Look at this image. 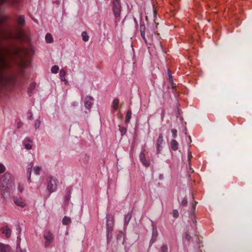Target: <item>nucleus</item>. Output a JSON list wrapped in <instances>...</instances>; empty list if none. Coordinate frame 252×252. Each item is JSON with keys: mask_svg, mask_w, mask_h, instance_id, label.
<instances>
[{"mask_svg": "<svg viewBox=\"0 0 252 252\" xmlns=\"http://www.w3.org/2000/svg\"><path fill=\"white\" fill-rule=\"evenodd\" d=\"M112 9L115 18L119 19L120 18L122 11L120 0H112Z\"/></svg>", "mask_w": 252, "mask_h": 252, "instance_id": "f257e3e1", "label": "nucleus"}, {"mask_svg": "<svg viewBox=\"0 0 252 252\" xmlns=\"http://www.w3.org/2000/svg\"><path fill=\"white\" fill-rule=\"evenodd\" d=\"M48 185L47 189L50 193L55 191L58 186V180L52 177L47 179Z\"/></svg>", "mask_w": 252, "mask_h": 252, "instance_id": "f03ea898", "label": "nucleus"}, {"mask_svg": "<svg viewBox=\"0 0 252 252\" xmlns=\"http://www.w3.org/2000/svg\"><path fill=\"white\" fill-rule=\"evenodd\" d=\"M43 238L45 239L44 246L45 248H48L50 246L54 238L53 234L49 230L44 232Z\"/></svg>", "mask_w": 252, "mask_h": 252, "instance_id": "7ed1b4c3", "label": "nucleus"}, {"mask_svg": "<svg viewBox=\"0 0 252 252\" xmlns=\"http://www.w3.org/2000/svg\"><path fill=\"white\" fill-rule=\"evenodd\" d=\"M106 218L107 228H113L114 223V216L112 214H107Z\"/></svg>", "mask_w": 252, "mask_h": 252, "instance_id": "20e7f679", "label": "nucleus"}, {"mask_svg": "<svg viewBox=\"0 0 252 252\" xmlns=\"http://www.w3.org/2000/svg\"><path fill=\"white\" fill-rule=\"evenodd\" d=\"M163 142V135L162 133H160L159 135L158 138L157 140L156 143V148L157 151V153L159 154L160 152L161 151L162 146V145Z\"/></svg>", "mask_w": 252, "mask_h": 252, "instance_id": "39448f33", "label": "nucleus"}, {"mask_svg": "<svg viewBox=\"0 0 252 252\" xmlns=\"http://www.w3.org/2000/svg\"><path fill=\"white\" fill-rule=\"evenodd\" d=\"M94 99L92 96H87L84 100V105L86 109L90 110L93 104Z\"/></svg>", "mask_w": 252, "mask_h": 252, "instance_id": "423d86ee", "label": "nucleus"}, {"mask_svg": "<svg viewBox=\"0 0 252 252\" xmlns=\"http://www.w3.org/2000/svg\"><path fill=\"white\" fill-rule=\"evenodd\" d=\"M140 34L141 36L143 39L144 42L147 44V40L145 37V32H146V26L144 24V23L140 22Z\"/></svg>", "mask_w": 252, "mask_h": 252, "instance_id": "0eeeda50", "label": "nucleus"}, {"mask_svg": "<svg viewBox=\"0 0 252 252\" xmlns=\"http://www.w3.org/2000/svg\"><path fill=\"white\" fill-rule=\"evenodd\" d=\"M139 158L140 161L142 163L143 165L145 167H149L150 164L149 160L147 159L145 157V154L144 152H141L139 155Z\"/></svg>", "mask_w": 252, "mask_h": 252, "instance_id": "6e6552de", "label": "nucleus"}, {"mask_svg": "<svg viewBox=\"0 0 252 252\" xmlns=\"http://www.w3.org/2000/svg\"><path fill=\"white\" fill-rule=\"evenodd\" d=\"M1 232L5 235L7 238H10L11 234V230L7 226L1 228Z\"/></svg>", "mask_w": 252, "mask_h": 252, "instance_id": "1a4fd4ad", "label": "nucleus"}, {"mask_svg": "<svg viewBox=\"0 0 252 252\" xmlns=\"http://www.w3.org/2000/svg\"><path fill=\"white\" fill-rule=\"evenodd\" d=\"M14 203L18 206L24 207L25 206V203L23 201V199L20 197H14Z\"/></svg>", "mask_w": 252, "mask_h": 252, "instance_id": "9d476101", "label": "nucleus"}, {"mask_svg": "<svg viewBox=\"0 0 252 252\" xmlns=\"http://www.w3.org/2000/svg\"><path fill=\"white\" fill-rule=\"evenodd\" d=\"M0 252H11L9 246L0 243Z\"/></svg>", "mask_w": 252, "mask_h": 252, "instance_id": "9b49d317", "label": "nucleus"}, {"mask_svg": "<svg viewBox=\"0 0 252 252\" xmlns=\"http://www.w3.org/2000/svg\"><path fill=\"white\" fill-rule=\"evenodd\" d=\"M33 166V163L32 162H31L30 163H29L28 164V165L27 166V174L28 175V179L29 182H30L31 176L32 168Z\"/></svg>", "mask_w": 252, "mask_h": 252, "instance_id": "f8f14e48", "label": "nucleus"}, {"mask_svg": "<svg viewBox=\"0 0 252 252\" xmlns=\"http://www.w3.org/2000/svg\"><path fill=\"white\" fill-rule=\"evenodd\" d=\"M113 231V228H107V242L108 244L111 241L112 238V232Z\"/></svg>", "mask_w": 252, "mask_h": 252, "instance_id": "ddd939ff", "label": "nucleus"}, {"mask_svg": "<svg viewBox=\"0 0 252 252\" xmlns=\"http://www.w3.org/2000/svg\"><path fill=\"white\" fill-rule=\"evenodd\" d=\"M170 146H171V149L173 151H177L178 149V142L175 139H172L170 142Z\"/></svg>", "mask_w": 252, "mask_h": 252, "instance_id": "4468645a", "label": "nucleus"}, {"mask_svg": "<svg viewBox=\"0 0 252 252\" xmlns=\"http://www.w3.org/2000/svg\"><path fill=\"white\" fill-rule=\"evenodd\" d=\"M35 86H36V84L35 82H32L30 84V85L28 88V93L29 96H31L32 93V91L35 88Z\"/></svg>", "mask_w": 252, "mask_h": 252, "instance_id": "2eb2a0df", "label": "nucleus"}, {"mask_svg": "<svg viewBox=\"0 0 252 252\" xmlns=\"http://www.w3.org/2000/svg\"><path fill=\"white\" fill-rule=\"evenodd\" d=\"M66 72L63 69H61L60 71V77L62 81L64 82L65 84H67V81L65 79Z\"/></svg>", "mask_w": 252, "mask_h": 252, "instance_id": "dca6fc26", "label": "nucleus"}, {"mask_svg": "<svg viewBox=\"0 0 252 252\" xmlns=\"http://www.w3.org/2000/svg\"><path fill=\"white\" fill-rule=\"evenodd\" d=\"M18 23L19 25L23 26L25 24V17L23 15L20 16L18 18Z\"/></svg>", "mask_w": 252, "mask_h": 252, "instance_id": "f3484780", "label": "nucleus"}, {"mask_svg": "<svg viewBox=\"0 0 252 252\" xmlns=\"http://www.w3.org/2000/svg\"><path fill=\"white\" fill-rule=\"evenodd\" d=\"M71 219L66 216H64L62 220L63 224L65 225H69L71 223Z\"/></svg>", "mask_w": 252, "mask_h": 252, "instance_id": "a211bd4d", "label": "nucleus"}, {"mask_svg": "<svg viewBox=\"0 0 252 252\" xmlns=\"http://www.w3.org/2000/svg\"><path fill=\"white\" fill-rule=\"evenodd\" d=\"M119 103V100L118 98H115L112 102V108L114 110L118 109Z\"/></svg>", "mask_w": 252, "mask_h": 252, "instance_id": "6ab92c4d", "label": "nucleus"}, {"mask_svg": "<svg viewBox=\"0 0 252 252\" xmlns=\"http://www.w3.org/2000/svg\"><path fill=\"white\" fill-rule=\"evenodd\" d=\"M132 115V112L130 110H128L126 112V120H125V123H129L130 119H131Z\"/></svg>", "mask_w": 252, "mask_h": 252, "instance_id": "aec40b11", "label": "nucleus"}, {"mask_svg": "<svg viewBox=\"0 0 252 252\" xmlns=\"http://www.w3.org/2000/svg\"><path fill=\"white\" fill-rule=\"evenodd\" d=\"M45 40L47 43H52L53 41V38L50 33H47L45 36Z\"/></svg>", "mask_w": 252, "mask_h": 252, "instance_id": "412c9836", "label": "nucleus"}, {"mask_svg": "<svg viewBox=\"0 0 252 252\" xmlns=\"http://www.w3.org/2000/svg\"><path fill=\"white\" fill-rule=\"evenodd\" d=\"M131 218V215L129 213L125 216V224L127 225Z\"/></svg>", "mask_w": 252, "mask_h": 252, "instance_id": "4be33fe9", "label": "nucleus"}, {"mask_svg": "<svg viewBox=\"0 0 252 252\" xmlns=\"http://www.w3.org/2000/svg\"><path fill=\"white\" fill-rule=\"evenodd\" d=\"M71 191L70 190H68L66 194L64 196V202L65 203H68L70 199Z\"/></svg>", "mask_w": 252, "mask_h": 252, "instance_id": "5701e85b", "label": "nucleus"}, {"mask_svg": "<svg viewBox=\"0 0 252 252\" xmlns=\"http://www.w3.org/2000/svg\"><path fill=\"white\" fill-rule=\"evenodd\" d=\"M82 39L84 41L87 42L89 40V37L86 32H83L82 33Z\"/></svg>", "mask_w": 252, "mask_h": 252, "instance_id": "b1692460", "label": "nucleus"}, {"mask_svg": "<svg viewBox=\"0 0 252 252\" xmlns=\"http://www.w3.org/2000/svg\"><path fill=\"white\" fill-rule=\"evenodd\" d=\"M26 141H29V142H31V141L28 138H26L24 141V145L25 146V148L27 149V150H30L32 149V146L31 144H26Z\"/></svg>", "mask_w": 252, "mask_h": 252, "instance_id": "393cba45", "label": "nucleus"}, {"mask_svg": "<svg viewBox=\"0 0 252 252\" xmlns=\"http://www.w3.org/2000/svg\"><path fill=\"white\" fill-rule=\"evenodd\" d=\"M119 130L121 133V136H124L126 132L127 129L125 127L121 126H119Z\"/></svg>", "mask_w": 252, "mask_h": 252, "instance_id": "a878e982", "label": "nucleus"}, {"mask_svg": "<svg viewBox=\"0 0 252 252\" xmlns=\"http://www.w3.org/2000/svg\"><path fill=\"white\" fill-rule=\"evenodd\" d=\"M6 65V62L5 61V60L2 58H0V72L2 70V67Z\"/></svg>", "mask_w": 252, "mask_h": 252, "instance_id": "bb28decb", "label": "nucleus"}, {"mask_svg": "<svg viewBox=\"0 0 252 252\" xmlns=\"http://www.w3.org/2000/svg\"><path fill=\"white\" fill-rule=\"evenodd\" d=\"M59 67L58 65H55L51 68V72L53 73H57L58 72Z\"/></svg>", "mask_w": 252, "mask_h": 252, "instance_id": "cd10ccee", "label": "nucleus"}, {"mask_svg": "<svg viewBox=\"0 0 252 252\" xmlns=\"http://www.w3.org/2000/svg\"><path fill=\"white\" fill-rule=\"evenodd\" d=\"M168 77L170 80V82L172 86V88H174L175 86H174V82L172 79V76L171 74L170 73V70H168Z\"/></svg>", "mask_w": 252, "mask_h": 252, "instance_id": "c85d7f7f", "label": "nucleus"}, {"mask_svg": "<svg viewBox=\"0 0 252 252\" xmlns=\"http://www.w3.org/2000/svg\"><path fill=\"white\" fill-rule=\"evenodd\" d=\"M9 178V179H10L11 180V175L9 174H5L3 176V177L2 179V182H3L2 183V185H3V187H4V179L3 178Z\"/></svg>", "mask_w": 252, "mask_h": 252, "instance_id": "c756f323", "label": "nucleus"}, {"mask_svg": "<svg viewBox=\"0 0 252 252\" xmlns=\"http://www.w3.org/2000/svg\"><path fill=\"white\" fill-rule=\"evenodd\" d=\"M157 236H158V232H155V237H154V236H152V237L150 240L151 244H153L154 243H155L156 242Z\"/></svg>", "mask_w": 252, "mask_h": 252, "instance_id": "7c9ffc66", "label": "nucleus"}, {"mask_svg": "<svg viewBox=\"0 0 252 252\" xmlns=\"http://www.w3.org/2000/svg\"><path fill=\"white\" fill-rule=\"evenodd\" d=\"M171 132L172 134V137L175 138L177 136V130L176 129L173 128L171 129Z\"/></svg>", "mask_w": 252, "mask_h": 252, "instance_id": "2f4dec72", "label": "nucleus"}, {"mask_svg": "<svg viewBox=\"0 0 252 252\" xmlns=\"http://www.w3.org/2000/svg\"><path fill=\"white\" fill-rule=\"evenodd\" d=\"M41 168L39 166H37L36 167V168H35L34 169V173L36 175H39V172L41 171Z\"/></svg>", "mask_w": 252, "mask_h": 252, "instance_id": "473e14b6", "label": "nucleus"}, {"mask_svg": "<svg viewBox=\"0 0 252 252\" xmlns=\"http://www.w3.org/2000/svg\"><path fill=\"white\" fill-rule=\"evenodd\" d=\"M16 252H27L26 250L25 249L22 250L19 244H18L16 248Z\"/></svg>", "mask_w": 252, "mask_h": 252, "instance_id": "72a5a7b5", "label": "nucleus"}, {"mask_svg": "<svg viewBox=\"0 0 252 252\" xmlns=\"http://www.w3.org/2000/svg\"><path fill=\"white\" fill-rule=\"evenodd\" d=\"M187 203H188V200H187V198L185 197H184V198L183 199L182 201V202H181V205L182 206H186L187 205Z\"/></svg>", "mask_w": 252, "mask_h": 252, "instance_id": "f704fd0d", "label": "nucleus"}, {"mask_svg": "<svg viewBox=\"0 0 252 252\" xmlns=\"http://www.w3.org/2000/svg\"><path fill=\"white\" fill-rule=\"evenodd\" d=\"M172 215L175 218H177L179 217V213L178 210H173L172 212Z\"/></svg>", "mask_w": 252, "mask_h": 252, "instance_id": "c9c22d12", "label": "nucleus"}, {"mask_svg": "<svg viewBox=\"0 0 252 252\" xmlns=\"http://www.w3.org/2000/svg\"><path fill=\"white\" fill-rule=\"evenodd\" d=\"M168 247L167 245H163L161 247V252H167Z\"/></svg>", "mask_w": 252, "mask_h": 252, "instance_id": "e433bc0d", "label": "nucleus"}, {"mask_svg": "<svg viewBox=\"0 0 252 252\" xmlns=\"http://www.w3.org/2000/svg\"><path fill=\"white\" fill-rule=\"evenodd\" d=\"M40 121L38 120H36L35 122L34 126L35 128H38L40 126Z\"/></svg>", "mask_w": 252, "mask_h": 252, "instance_id": "4c0bfd02", "label": "nucleus"}, {"mask_svg": "<svg viewBox=\"0 0 252 252\" xmlns=\"http://www.w3.org/2000/svg\"><path fill=\"white\" fill-rule=\"evenodd\" d=\"M5 171V167L1 164H0V173L4 172Z\"/></svg>", "mask_w": 252, "mask_h": 252, "instance_id": "58836bf2", "label": "nucleus"}, {"mask_svg": "<svg viewBox=\"0 0 252 252\" xmlns=\"http://www.w3.org/2000/svg\"><path fill=\"white\" fill-rule=\"evenodd\" d=\"M188 158L189 161H190V159L192 158V155H191V152L189 151H188Z\"/></svg>", "mask_w": 252, "mask_h": 252, "instance_id": "ea45409f", "label": "nucleus"}, {"mask_svg": "<svg viewBox=\"0 0 252 252\" xmlns=\"http://www.w3.org/2000/svg\"><path fill=\"white\" fill-rule=\"evenodd\" d=\"M9 0H0V3L1 4H3L4 3H8Z\"/></svg>", "mask_w": 252, "mask_h": 252, "instance_id": "a19ab883", "label": "nucleus"}, {"mask_svg": "<svg viewBox=\"0 0 252 252\" xmlns=\"http://www.w3.org/2000/svg\"><path fill=\"white\" fill-rule=\"evenodd\" d=\"M18 189L19 190L22 192L24 190V187L23 185H19L18 186Z\"/></svg>", "mask_w": 252, "mask_h": 252, "instance_id": "79ce46f5", "label": "nucleus"}, {"mask_svg": "<svg viewBox=\"0 0 252 252\" xmlns=\"http://www.w3.org/2000/svg\"><path fill=\"white\" fill-rule=\"evenodd\" d=\"M186 238L188 241H190L191 239V236H189L188 234L186 233Z\"/></svg>", "mask_w": 252, "mask_h": 252, "instance_id": "37998d69", "label": "nucleus"}, {"mask_svg": "<svg viewBox=\"0 0 252 252\" xmlns=\"http://www.w3.org/2000/svg\"><path fill=\"white\" fill-rule=\"evenodd\" d=\"M78 102H73L71 103V105L73 106H76L78 105Z\"/></svg>", "mask_w": 252, "mask_h": 252, "instance_id": "c03bdc74", "label": "nucleus"}, {"mask_svg": "<svg viewBox=\"0 0 252 252\" xmlns=\"http://www.w3.org/2000/svg\"><path fill=\"white\" fill-rule=\"evenodd\" d=\"M17 231L19 232V233H20L21 231V228L19 226L17 228Z\"/></svg>", "mask_w": 252, "mask_h": 252, "instance_id": "a18cd8bd", "label": "nucleus"}, {"mask_svg": "<svg viewBox=\"0 0 252 252\" xmlns=\"http://www.w3.org/2000/svg\"><path fill=\"white\" fill-rule=\"evenodd\" d=\"M197 203V202H195V203ZM195 205H196V204H192V208H193V210H194V209H195Z\"/></svg>", "mask_w": 252, "mask_h": 252, "instance_id": "49530a36", "label": "nucleus"}, {"mask_svg": "<svg viewBox=\"0 0 252 252\" xmlns=\"http://www.w3.org/2000/svg\"><path fill=\"white\" fill-rule=\"evenodd\" d=\"M155 232H157V231L156 230L153 231V233H152V236H154V237H155Z\"/></svg>", "mask_w": 252, "mask_h": 252, "instance_id": "de8ad7c7", "label": "nucleus"}, {"mask_svg": "<svg viewBox=\"0 0 252 252\" xmlns=\"http://www.w3.org/2000/svg\"><path fill=\"white\" fill-rule=\"evenodd\" d=\"M55 3H56V4H60V1H59V0H56V1H55Z\"/></svg>", "mask_w": 252, "mask_h": 252, "instance_id": "09e8293b", "label": "nucleus"}, {"mask_svg": "<svg viewBox=\"0 0 252 252\" xmlns=\"http://www.w3.org/2000/svg\"><path fill=\"white\" fill-rule=\"evenodd\" d=\"M15 52H16V54H19V51L18 50H15Z\"/></svg>", "mask_w": 252, "mask_h": 252, "instance_id": "8fccbe9b", "label": "nucleus"}, {"mask_svg": "<svg viewBox=\"0 0 252 252\" xmlns=\"http://www.w3.org/2000/svg\"><path fill=\"white\" fill-rule=\"evenodd\" d=\"M189 142H191V137H190V136H189Z\"/></svg>", "mask_w": 252, "mask_h": 252, "instance_id": "3c124183", "label": "nucleus"}, {"mask_svg": "<svg viewBox=\"0 0 252 252\" xmlns=\"http://www.w3.org/2000/svg\"><path fill=\"white\" fill-rule=\"evenodd\" d=\"M32 118V115L30 117V119H31Z\"/></svg>", "mask_w": 252, "mask_h": 252, "instance_id": "603ef678", "label": "nucleus"}, {"mask_svg": "<svg viewBox=\"0 0 252 252\" xmlns=\"http://www.w3.org/2000/svg\"><path fill=\"white\" fill-rule=\"evenodd\" d=\"M134 21H135V22H136V19H135V18H134Z\"/></svg>", "mask_w": 252, "mask_h": 252, "instance_id": "864d4df0", "label": "nucleus"}]
</instances>
